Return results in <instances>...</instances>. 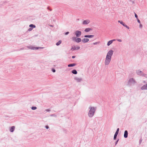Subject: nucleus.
<instances>
[{
    "label": "nucleus",
    "instance_id": "obj_1",
    "mask_svg": "<svg viewBox=\"0 0 147 147\" xmlns=\"http://www.w3.org/2000/svg\"><path fill=\"white\" fill-rule=\"evenodd\" d=\"M113 52V51L112 50H109L107 52L105 61V65H108L109 63L111 61Z\"/></svg>",
    "mask_w": 147,
    "mask_h": 147
},
{
    "label": "nucleus",
    "instance_id": "obj_2",
    "mask_svg": "<svg viewBox=\"0 0 147 147\" xmlns=\"http://www.w3.org/2000/svg\"><path fill=\"white\" fill-rule=\"evenodd\" d=\"M89 109H90L88 113V115L90 117H92L94 115L96 109V108L93 107H90Z\"/></svg>",
    "mask_w": 147,
    "mask_h": 147
},
{
    "label": "nucleus",
    "instance_id": "obj_3",
    "mask_svg": "<svg viewBox=\"0 0 147 147\" xmlns=\"http://www.w3.org/2000/svg\"><path fill=\"white\" fill-rule=\"evenodd\" d=\"M27 48L33 50H37L39 49H42L44 48L43 47H34L32 45L28 46H27Z\"/></svg>",
    "mask_w": 147,
    "mask_h": 147
},
{
    "label": "nucleus",
    "instance_id": "obj_4",
    "mask_svg": "<svg viewBox=\"0 0 147 147\" xmlns=\"http://www.w3.org/2000/svg\"><path fill=\"white\" fill-rule=\"evenodd\" d=\"M72 40L77 43H79L82 41L81 39L80 38L73 37H72Z\"/></svg>",
    "mask_w": 147,
    "mask_h": 147
},
{
    "label": "nucleus",
    "instance_id": "obj_5",
    "mask_svg": "<svg viewBox=\"0 0 147 147\" xmlns=\"http://www.w3.org/2000/svg\"><path fill=\"white\" fill-rule=\"evenodd\" d=\"M80 48V47L79 46H77L76 47L75 45H73L72 47L71 48V50L72 51L77 50H79Z\"/></svg>",
    "mask_w": 147,
    "mask_h": 147
},
{
    "label": "nucleus",
    "instance_id": "obj_6",
    "mask_svg": "<svg viewBox=\"0 0 147 147\" xmlns=\"http://www.w3.org/2000/svg\"><path fill=\"white\" fill-rule=\"evenodd\" d=\"M82 34V32L78 30H76L75 32V34L76 35V37H79Z\"/></svg>",
    "mask_w": 147,
    "mask_h": 147
},
{
    "label": "nucleus",
    "instance_id": "obj_7",
    "mask_svg": "<svg viewBox=\"0 0 147 147\" xmlns=\"http://www.w3.org/2000/svg\"><path fill=\"white\" fill-rule=\"evenodd\" d=\"M118 22L119 23H120V24H122L127 29H129V27L126 25L121 20H118Z\"/></svg>",
    "mask_w": 147,
    "mask_h": 147
},
{
    "label": "nucleus",
    "instance_id": "obj_8",
    "mask_svg": "<svg viewBox=\"0 0 147 147\" xmlns=\"http://www.w3.org/2000/svg\"><path fill=\"white\" fill-rule=\"evenodd\" d=\"M136 83V81L133 78H130L129 79L128 81V84L131 83L133 84H134Z\"/></svg>",
    "mask_w": 147,
    "mask_h": 147
},
{
    "label": "nucleus",
    "instance_id": "obj_9",
    "mask_svg": "<svg viewBox=\"0 0 147 147\" xmlns=\"http://www.w3.org/2000/svg\"><path fill=\"white\" fill-rule=\"evenodd\" d=\"M90 22L89 20H84L82 22V24L83 25H87Z\"/></svg>",
    "mask_w": 147,
    "mask_h": 147
},
{
    "label": "nucleus",
    "instance_id": "obj_10",
    "mask_svg": "<svg viewBox=\"0 0 147 147\" xmlns=\"http://www.w3.org/2000/svg\"><path fill=\"white\" fill-rule=\"evenodd\" d=\"M128 132L127 130H125L124 131V137L125 138H127L128 137Z\"/></svg>",
    "mask_w": 147,
    "mask_h": 147
},
{
    "label": "nucleus",
    "instance_id": "obj_11",
    "mask_svg": "<svg viewBox=\"0 0 147 147\" xmlns=\"http://www.w3.org/2000/svg\"><path fill=\"white\" fill-rule=\"evenodd\" d=\"M94 36L93 35H85L84 37L86 38H92Z\"/></svg>",
    "mask_w": 147,
    "mask_h": 147
},
{
    "label": "nucleus",
    "instance_id": "obj_12",
    "mask_svg": "<svg viewBox=\"0 0 147 147\" xmlns=\"http://www.w3.org/2000/svg\"><path fill=\"white\" fill-rule=\"evenodd\" d=\"M141 89L142 90H147V84L144 85L143 86H142L141 87Z\"/></svg>",
    "mask_w": 147,
    "mask_h": 147
},
{
    "label": "nucleus",
    "instance_id": "obj_13",
    "mask_svg": "<svg viewBox=\"0 0 147 147\" xmlns=\"http://www.w3.org/2000/svg\"><path fill=\"white\" fill-rule=\"evenodd\" d=\"M89 40L88 38H84L82 40V42L84 43H86L88 42Z\"/></svg>",
    "mask_w": 147,
    "mask_h": 147
},
{
    "label": "nucleus",
    "instance_id": "obj_14",
    "mask_svg": "<svg viewBox=\"0 0 147 147\" xmlns=\"http://www.w3.org/2000/svg\"><path fill=\"white\" fill-rule=\"evenodd\" d=\"M74 80H76L77 82H80L82 80V78H78L77 77H76L74 78Z\"/></svg>",
    "mask_w": 147,
    "mask_h": 147
},
{
    "label": "nucleus",
    "instance_id": "obj_15",
    "mask_svg": "<svg viewBox=\"0 0 147 147\" xmlns=\"http://www.w3.org/2000/svg\"><path fill=\"white\" fill-rule=\"evenodd\" d=\"M15 126H13L10 127L9 131L11 132H13L14 131L15 129Z\"/></svg>",
    "mask_w": 147,
    "mask_h": 147
},
{
    "label": "nucleus",
    "instance_id": "obj_16",
    "mask_svg": "<svg viewBox=\"0 0 147 147\" xmlns=\"http://www.w3.org/2000/svg\"><path fill=\"white\" fill-rule=\"evenodd\" d=\"M76 65V63H73L69 64L67 66L68 67H73Z\"/></svg>",
    "mask_w": 147,
    "mask_h": 147
},
{
    "label": "nucleus",
    "instance_id": "obj_17",
    "mask_svg": "<svg viewBox=\"0 0 147 147\" xmlns=\"http://www.w3.org/2000/svg\"><path fill=\"white\" fill-rule=\"evenodd\" d=\"M92 29L90 28H87L84 30V31L85 32H88L91 30H92Z\"/></svg>",
    "mask_w": 147,
    "mask_h": 147
},
{
    "label": "nucleus",
    "instance_id": "obj_18",
    "mask_svg": "<svg viewBox=\"0 0 147 147\" xmlns=\"http://www.w3.org/2000/svg\"><path fill=\"white\" fill-rule=\"evenodd\" d=\"M29 26L30 28H31L32 29H33L34 28H35L36 27V26L35 25L32 24H30L29 25Z\"/></svg>",
    "mask_w": 147,
    "mask_h": 147
},
{
    "label": "nucleus",
    "instance_id": "obj_19",
    "mask_svg": "<svg viewBox=\"0 0 147 147\" xmlns=\"http://www.w3.org/2000/svg\"><path fill=\"white\" fill-rule=\"evenodd\" d=\"M71 73L74 74H77V71L75 69H74L72 70L71 71Z\"/></svg>",
    "mask_w": 147,
    "mask_h": 147
},
{
    "label": "nucleus",
    "instance_id": "obj_20",
    "mask_svg": "<svg viewBox=\"0 0 147 147\" xmlns=\"http://www.w3.org/2000/svg\"><path fill=\"white\" fill-rule=\"evenodd\" d=\"M142 71L140 70H138L136 71V73L138 75H140L142 73Z\"/></svg>",
    "mask_w": 147,
    "mask_h": 147
},
{
    "label": "nucleus",
    "instance_id": "obj_21",
    "mask_svg": "<svg viewBox=\"0 0 147 147\" xmlns=\"http://www.w3.org/2000/svg\"><path fill=\"white\" fill-rule=\"evenodd\" d=\"M118 134L117 133H115L113 138V140H116L117 139V136Z\"/></svg>",
    "mask_w": 147,
    "mask_h": 147
},
{
    "label": "nucleus",
    "instance_id": "obj_22",
    "mask_svg": "<svg viewBox=\"0 0 147 147\" xmlns=\"http://www.w3.org/2000/svg\"><path fill=\"white\" fill-rule=\"evenodd\" d=\"M61 40H60L56 43V45L57 46H59L61 43Z\"/></svg>",
    "mask_w": 147,
    "mask_h": 147
},
{
    "label": "nucleus",
    "instance_id": "obj_23",
    "mask_svg": "<svg viewBox=\"0 0 147 147\" xmlns=\"http://www.w3.org/2000/svg\"><path fill=\"white\" fill-rule=\"evenodd\" d=\"M113 42H112V41L111 40H110L107 43V45L108 46H109L110 45H111Z\"/></svg>",
    "mask_w": 147,
    "mask_h": 147
},
{
    "label": "nucleus",
    "instance_id": "obj_24",
    "mask_svg": "<svg viewBox=\"0 0 147 147\" xmlns=\"http://www.w3.org/2000/svg\"><path fill=\"white\" fill-rule=\"evenodd\" d=\"M37 109V107L36 106H32L31 107V109L32 110H35Z\"/></svg>",
    "mask_w": 147,
    "mask_h": 147
},
{
    "label": "nucleus",
    "instance_id": "obj_25",
    "mask_svg": "<svg viewBox=\"0 0 147 147\" xmlns=\"http://www.w3.org/2000/svg\"><path fill=\"white\" fill-rule=\"evenodd\" d=\"M50 116L51 117H57V115L55 114H52L50 115Z\"/></svg>",
    "mask_w": 147,
    "mask_h": 147
},
{
    "label": "nucleus",
    "instance_id": "obj_26",
    "mask_svg": "<svg viewBox=\"0 0 147 147\" xmlns=\"http://www.w3.org/2000/svg\"><path fill=\"white\" fill-rule=\"evenodd\" d=\"M100 43V42H96L93 43V44L94 45H96L99 44Z\"/></svg>",
    "mask_w": 147,
    "mask_h": 147
},
{
    "label": "nucleus",
    "instance_id": "obj_27",
    "mask_svg": "<svg viewBox=\"0 0 147 147\" xmlns=\"http://www.w3.org/2000/svg\"><path fill=\"white\" fill-rule=\"evenodd\" d=\"M47 9L50 11H51L52 10V9L50 8L49 6H48L47 7Z\"/></svg>",
    "mask_w": 147,
    "mask_h": 147
},
{
    "label": "nucleus",
    "instance_id": "obj_28",
    "mask_svg": "<svg viewBox=\"0 0 147 147\" xmlns=\"http://www.w3.org/2000/svg\"><path fill=\"white\" fill-rule=\"evenodd\" d=\"M119 138H118L117 139V140L116 141V142H115V146H116L117 145V144L118 143V141H119Z\"/></svg>",
    "mask_w": 147,
    "mask_h": 147
},
{
    "label": "nucleus",
    "instance_id": "obj_29",
    "mask_svg": "<svg viewBox=\"0 0 147 147\" xmlns=\"http://www.w3.org/2000/svg\"><path fill=\"white\" fill-rule=\"evenodd\" d=\"M134 13H135V17L136 18V19H138V18L137 15L135 12H134Z\"/></svg>",
    "mask_w": 147,
    "mask_h": 147
},
{
    "label": "nucleus",
    "instance_id": "obj_30",
    "mask_svg": "<svg viewBox=\"0 0 147 147\" xmlns=\"http://www.w3.org/2000/svg\"><path fill=\"white\" fill-rule=\"evenodd\" d=\"M51 71L53 73L55 72L56 71L55 69L54 68H52V69Z\"/></svg>",
    "mask_w": 147,
    "mask_h": 147
},
{
    "label": "nucleus",
    "instance_id": "obj_31",
    "mask_svg": "<svg viewBox=\"0 0 147 147\" xmlns=\"http://www.w3.org/2000/svg\"><path fill=\"white\" fill-rule=\"evenodd\" d=\"M119 128H117L116 131L115 132V133H117V134L119 133Z\"/></svg>",
    "mask_w": 147,
    "mask_h": 147
},
{
    "label": "nucleus",
    "instance_id": "obj_32",
    "mask_svg": "<svg viewBox=\"0 0 147 147\" xmlns=\"http://www.w3.org/2000/svg\"><path fill=\"white\" fill-rule=\"evenodd\" d=\"M145 74H144V73H143L142 72V73L140 74V76H144V75H145Z\"/></svg>",
    "mask_w": 147,
    "mask_h": 147
},
{
    "label": "nucleus",
    "instance_id": "obj_33",
    "mask_svg": "<svg viewBox=\"0 0 147 147\" xmlns=\"http://www.w3.org/2000/svg\"><path fill=\"white\" fill-rule=\"evenodd\" d=\"M69 32H67L65 33V34L66 35H67L69 34Z\"/></svg>",
    "mask_w": 147,
    "mask_h": 147
},
{
    "label": "nucleus",
    "instance_id": "obj_34",
    "mask_svg": "<svg viewBox=\"0 0 147 147\" xmlns=\"http://www.w3.org/2000/svg\"><path fill=\"white\" fill-rule=\"evenodd\" d=\"M45 128L46 129H48L49 128V126L48 125H46V126H45Z\"/></svg>",
    "mask_w": 147,
    "mask_h": 147
},
{
    "label": "nucleus",
    "instance_id": "obj_35",
    "mask_svg": "<svg viewBox=\"0 0 147 147\" xmlns=\"http://www.w3.org/2000/svg\"><path fill=\"white\" fill-rule=\"evenodd\" d=\"M33 29H32L31 28H30L28 30V31H32Z\"/></svg>",
    "mask_w": 147,
    "mask_h": 147
},
{
    "label": "nucleus",
    "instance_id": "obj_36",
    "mask_svg": "<svg viewBox=\"0 0 147 147\" xmlns=\"http://www.w3.org/2000/svg\"><path fill=\"white\" fill-rule=\"evenodd\" d=\"M142 141V138H141L140 140L139 141V144H141Z\"/></svg>",
    "mask_w": 147,
    "mask_h": 147
},
{
    "label": "nucleus",
    "instance_id": "obj_37",
    "mask_svg": "<svg viewBox=\"0 0 147 147\" xmlns=\"http://www.w3.org/2000/svg\"><path fill=\"white\" fill-rule=\"evenodd\" d=\"M140 25H139V27L140 28H142V25L141 24H140Z\"/></svg>",
    "mask_w": 147,
    "mask_h": 147
},
{
    "label": "nucleus",
    "instance_id": "obj_38",
    "mask_svg": "<svg viewBox=\"0 0 147 147\" xmlns=\"http://www.w3.org/2000/svg\"><path fill=\"white\" fill-rule=\"evenodd\" d=\"M137 19V20L139 24L141 23L140 20L138 19H138Z\"/></svg>",
    "mask_w": 147,
    "mask_h": 147
},
{
    "label": "nucleus",
    "instance_id": "obj_39",
    "mask_svg": "<svg viewBox=\"0 0 147 147\" xmlns=\"http://www.w3.org/2000/svg\"><path fill=\"white\" fill-rule=\"evenodd\" d=\"M46 111L47 112H49L50 111H51L49 109H47L46 110Z\"/></svg>",
    "mask_w": 147,
    "mask_h": 147
},
{
    "label": "nucleus",
    "instance_id": "obj_40",
    "mask_svg": "<svg viewBox=\"0 0 147 147\" xmlns=\"http://www.w3.org/2000/svg\"><path fill=\"white\" fill-rule=\"evenodd\" d=\"M117 41H119V42H122L121 40L120 39H117Z\"/></svg>",
    "mask_w": 147,
    "mask_h": 147
},
{
    "label": "nucleus",
    "instance_id": "obj_41",
    "mask_svg": "<svg viewBox=\"0 0 147 147\" xmlns=\"http://www.w3.org/2000/svg\"><path fill=\"white\" fill-rule=\"evenodd\" d=\"M144 77L146 78H147V74H145V75H144Z\"/></svg>",
    "mask_w": 147,
    "mask_h": 147
},
{
    "label": "nucleus",
    "instance_id": "obj_42",
    "mask_svg": "<svg viewBox=\"0 0 147 147\" xmlns=\"http://www.w3.org/2000/svg\"><path fill=\"white\" fill-rule=\"evenodd\" d=\"M76 57V56H75V55H74V56H73L72 57V58H73V59H74Z\"/></svg>",
    "mask_w": 147,
    "mask_h": 147
},
{
    "label": "nucleus",
    "instance_id": "obj_43",
    "mask_svg": "<svg viewBox=\"0 0 147 147\" xmlns=\"http://www.w3.org/2000/svg\"><path fill=\"white\" fill-rule=\"evenodd\" d=\"M112 40V42H113V41H115V39H113V40Z\"/></svg>",
    "mask_w": 147,
    "mask_h": 147
},
{
    "label": "nucleus",
    "instance_id": "obj_44",
    "mask_svg": "<svg viewBox=\"0 0 147 147\" xmlns=\"http://www.w3.org/2000/svg\"><path fill=\"white\" fill-rule=\"evenodd\" d=\"M143 82L144 83V84L146 83V81H144V80H143Z\"/></svg>",
    "mask_w": 147,
    "mask_h": 147
},
{
    "label": "nucleus",
    "instance_id": "obj_45",
    "mask_svg": "<svg viewBox=\"0 0 147 147\" xmlns=\"http://www.w3.org/2000/svg\"><path fill=\"white\" fill-rule=\"evenodd\" d=\"M35 36H37V35H35Z\"/></svg>",
    "mask_w": 147,
    "mask_h": 147
},
{
    "label": "nucleus",
    "instance_id": "obj_46",
    "mask_svg": "<svg viewBox=\"0 0 147 147\" xmlns=\"http://www.w3.org/2000/svg\"><path fill=\"white\" fill-rule=\"evenodd\" d=\"M51 26H53L52 25Z\"/></svg>",
    "mask_w": 147,
    "mask_h": 147
}]
</instances>
